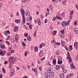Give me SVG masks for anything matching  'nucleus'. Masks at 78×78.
<instances>
[{
    "label": "nucleus",
    "instance_id": "obj_1",
    "mask_svg": "<svg viewBox=\"0 0 78 78\" xmlns=\"http://www.w3.org/2000/svg\"><path fill=\"white\" fill-rule=\"evenodd\" d=\"M21 13V15L23 17V24H25V10L23 9L22 8L20 9Z\"/></svg>",
    "mask_w": 78,
    "mask_h": 78
},
{
    "label": "nucleus",
    "instance_id": "obj_2",
    "mask_svg": "<svg viewBox=\"0 0 78 78\" xmlns=\"http://www.w3.org/2000/svg\"><path fill=\"white\" fill-rule=\"evenodd\" d=\"M14 59V57H9V62L12 64H14L15 62V61L13 60Z\"/></svg>",
    "mask_w": 78,
    "mask_h": 78
},
{
    "label": "nucleus",
    "instance_id": "obj_3",
    "mask_svg": "<svg viewBox=\"0 0 78 78\" xmlns=\"http://www.w3.org/2000/svg\"><path fill=\"white\" fill-rule=\"evenodd\" d=\"M10 76L11 77L13 76L14 75V69H12L10 71Z\"/></svg>",
    "mask_w": 78,
    "mask_h": 78
},
{
    "label": "nucleus",
    "instance_id": "obj_4",
    "mask_svg": "<svg viewBox=\"0 0 78 78\" xmlns=\"http://www.w3.org/2000/svg\"><path fill=\"white\" fill-rule=\"evenodd\" d=\"M44 55V52H43V50H41L40 51L39 53V56L40 57H42Z\"/></svg>",
    "mask_w": 78,
    "mask_h": 78
},
{
    "label": "nucleus",
    "instance_id": "obj_5",
    "mask_svg": "<svg viewBox=\"0 0 78 78\" xmlns=\"http://www.w3.org/2000/svg\"><path fill=\"white\" fill-rule=\"evenodd\" d=\"M19 41V35L17 34L15 36V42H17Z\"/></svg>",
    "mask_w": 78,
    "mask_h": 78
},
{
    "label": "nucleus",
    "instance_id": "obj_6",
    "mask_svg": "<svg viewBox=\"0 0 78 78\" xmlns=\"http://www.w3.org/2000/svg\"><path fill=\"white\" fill-rule=\"evenodd\" d=\"M5 32L4 33V34L6 36L8 35V34H10V32L9 30H6L5 31Z\"/></svg>",
    "mask_w": 78,
    "mask_h": 78
},
{
    "label": "nucleus",
    "instance_id": "obj_7",
    "mask_svg": "<svg viewBox=\"0 0 78 78\" xmlns=\"http://www.w3.org/2000/svg\"><path fill=\"white\" fill-rule=\"evenodd\" d=\"M19 28V27L17 26H15L14 27V32H16V31H18Z\"/></svg>",
    "mask_w": 78,
    "mask_h": 78
},
{
    "label": "nucleus",
    "instance_id": "obj_8",
    "mask_svg": "<svg viewBox=\"0 0 78 78\" xmlns=\"http://www.w3.org/2000/svg\"><path fill=\"white\" fill-rule=\"evenodd\" d=\"M37 22L39 25H41V22L40 21V19L38 18L37 19Z\"/></svg>",
    "mask_w": 78,
    "mask_h": 78
},
{
    "label": "nucleus",
    "instance_id": "obj_9",
    "mask_svg": "<svg viewBox=\"0 0 78 78\" xmlns=\"http://www.w3.org/2000/svg\"><path fill=\"white\" fill-rule=\"evenodd\" d=\"M49 75V78H54V76H55L54 74H50Z\"/></svg>",
    "mask_w": 78,
    "mask_h": 78
},
{
    "label": "nucleus",
    "instance_id": "obj_10",
    "mask_svg": "<svg viewBox=\"0 0 78 78\" xmlns=\"http://www.w3.org/2000/svg\"><path fill=\"white\" fill-rule=\"evenodd\" d=\"M62 27H65L66 25H67V24H66V22H63L62 23Z\"/></svg>",
    "mask_w": 78,
    "mask_h": 78
},
{
    "label": "nucleus",
    "instance_id": "obj_11",
    "mask_svg": "<svg viewBox=\"0 0 78 78\" xmlns=\"http://www.w3.org/2000/svg\"><path fill=\"white\" fill-rule=\"evenodd\" d=\"M67 59H69V62H70H70H71L72 61V60H71V57H69V56H67Z\"/></svg>",
    "mask_w": 78,
    "mask_h": 78
},
{
    "label": "nucleus",
    "instance_id": "obj_12",
    "mask_svg": "<svg viewBox=\"0 0 78 78\" xmlns=\"http://www.w3.org/2000/svg\"><path fill=\"white\" fill-rule=\"evenodd\" d=\"M59 76L61 78H64V74L62 73L59 75Z\"/></svg>",
    "mask_w": 78,
    "mask_h": 78
},
{
    "label": "nucleus",
    "instance_id": "obj_13",
    "mask_svg": "<svg viewBox=\"0 0 78 78\" xmlns=\"http://www.w3.org/2000/svg\"><path fill=\"white\" fill-rule=\"evenodd\" d=\"M78 28H75L74 30V32L75 33H76V34H78Z\"/></svg>",
    "mask_w": 78,
    "mask_h": 78
},
{
    "label": "nucleus",
    "instance_id": "obj_14",
    "mask_svg": "<svg viewBox=\"0 0 78 78\" xmlns=\"http://www.w3.org/2000/svg\"><path fill=\"white\" fill-rule=\"evenodd\" d=\"M71 67H72L73 69H75V66H74V64H73V63H72V64L70 65Z\"/></svg>",
    "mask_w": 78,
    "mask_h": 78
},
{
    "label": "nucleus",
    "instance_id": "obj_15",
    "mask_svg": "<svg viewBox=\"0 0 78 78\" xmlns=\"http://www.w3.org/2000/svg\"><path fill=\"white\" fill-rule=\"evenodd\" d=\"M6 51L4 50L2 51V56H5V55H6Z\"/></svg>",
    "mask_w": 78,
    "mask_h": 78
},
{
    "label": "nucleus",
    "instance_id": "obj_16",
    "mask_svg": "<svg viewBox=\"0 0 78 78\" xmlns=\"http://www.w3.org/2000/svg\"><path fill=\"white\" fill-rule=\"evenodd\" d=\"M15 22L16 23H20V20L19 19L16 20H15Z\"/></svg>",
    "mask_w": 78,
    "mask_h": 78
},
{
    "label": "nucleus",
    "instance_id": "obj_17",
    "mask_svg": "<svg viewBox=\"0 0 78 78\" xmlns=\"http://www.w3.org/2000/svg\"><path fill=\"white\" fill-rule=\"evenodd\" d=\"M74 47H75L76 48H77L78 47V42L75 43L74 44Z\"/></svg>",
    "mask_w": 78,
    "mask_h": 78
},
{
    "label": "nucleus",
    "instance_id": "obj_18",
    "mask_svg": "<svg viewBox=\"0 0 78 78\" xmlns=\"http://www.w3.org/2000/svg\"><path fill=\"white\" fill-rule=\"evenodd\" d=\"M27 40H28V41H30L31 40V37H30V36H28L27 37Z\"/></svg>",
    "mask_w": 78,
    "mask_h": 78
},
{
    "label": "nucleus",
    "instance_id": "obj_19",
    "mask_svg": "<svg viewBox=\"0 0 78 78\" xmlns=\"http://www.w3.org/2000/svg\"><path fill=\"white\" fill-rule=\"evenodd\" d=\"M61 43L62 45V46H64V44H65V41L61 40Z\"/></svg>",
    "mask_w": 78,
    "mask_h": 78
},
{
    "label": "nucleus",
    "instance_id": "obj_20",
    "mask_svg": "<svg viewBox=\"0 0 78 78\" xmlns=\"http://www.w3.org/2000/svg\"><path fill=\"white\" fill-rule=\"evenodd\" d=\"M61 17H65V14L64 12H63L62 14H61Z\"/></svg>",
    "mask_w": 78,
    "mask_h": 78
},
{
    "label": "nucleus",
    "instance_id": "obj_21",
    "mask_svg": "<svg viewBox=\"0 0 78 78\" xmlns=\"http://www.w3.org/2000/svg\"><path fill=\"white\" fill-rule=\"evenodd\" d=\"M52 62L53 64H56V61L55 59H54L52 61Z\"/></svg>",
    "mask_w": 78,
    "mask_h": 78
},
{
    "label": "nucleus",
    "instance_id": "obj_22",
    "mask_svg": "<svg viewBox=\"0 0 78 78\" xmlns=\"http://www.w3.org/2000/svg\"><path fill=\"white\" fill-rule=\"evenodd\" d=\"M68 75V76H69L70 78V77H72V76H73L74 75L73 74V73L69 74Z\"/></svg>",
    "mask_w": 78,
    "mask_h": 78
},
{
    "label": "nucleus",
    "instance_id": "obj_23",
    "mask_svg": "<svg viewBox=\"0 0 78 78\" xmlns=\"http://www.w3.org/2000/svg\"><path fill=\"white\" fill-rule=\"evenodd\" d=\"M56 31L55 30H54L53 31L52 33V34H53L54 35H55V34H56Z\"/></svg>",
    "mask_w": 78,
    "mask_h": 78
},
{
    "label": "nucleus",
    "instance_id": "obj_24",
    "mask_svg": "<svg viewBox=\"0 0 78 78\" xmlns=\"http://www.w3.org/2000/svg\"><path fill=\"white\" fill-rule=\"evenodd\" d=\"M60 36L62 38H64V35L63 34H60Z\"/></svg>",
    "mask_w": 78,
    "mask_h": 78
},
{
    "label": "nucleus",
    "instance_id": "obj_25",
    "mask_svg": "<svg viewBox=\"0 0 78 78\" xmlns=\"http://www.w3.org/2000/svg\"><path fill=\"white\" fill-rule=\"evenodd\" d=\"M43 46H44V44L42 43L40 45V48H42V47H43Z\"/></svg>",
    "mask_w": 78,
    "mask_h": 78
},
{
    "label": "nucleus",
    "instance_id": "obj_26",
    "mask_svg": "<svg viewBox=\"0 0 78 78\" xmlns=\"http://www.w3.org/2000/svg\"><path fill=\"white\" fill-rule=\"evenodd\" d=\"M38 50V48H37V47H36L34 48V51H35V52H37V51Z\"/></svg>",
    "mask_w": 78,
    "mask_h": 78
},
{
    "label": "nucleus",
    "instance_id": "obj_27",
    "mask_svg": "<svg viewBox=\"0 0 78 78\" xmlns=\"http://www.w3.org/2000/svg\"><path fill=\"white\" fill-rule=\"evenodd\" d=\"M56 55H60L61 53H60V52H59V51H56L55 53Z\"/></svg>",
    "mask_w": 78,
    "mask_h": 78
},
{
    "label": "nucleus",
    "instance_id": "obj_28",
    "mask_svg": "<svg viewBox=\"0 0 78 78\" xmlns=\"http://www.w3.org/2000/svg\"><path fill=\"white\" fill-rule=\"evenodd\" d=\"M66 0L62 1V4H63L64 5H66Z\"/></svg>",
    "mask_w": 78,
    "mask_h": 78
},
{
    "label": "nucleus",
    "instance_id": "obj_29",
    "mask_svg": "<svg viewBox=\"0 0 78 78\" xmlns=\"http://www.w3.org/2000/svg\"><path fill=\"white\" fill-rule=\"evenodd\" d=\"M56 69L57 70H58L59 69V66L56 65Z\"/></svg>",
    "mask_w": 78,
    "mask_h": 78
},
{
    "label": "nucleus",
    "instance_id": "obj_30",
    "mask_svg": "<svg viewBox=\"0 0 78 78\" xmlns=\"http://www.w3.org/2000/svg\"><path fill=\"white\" fill-rule=\"evenodd\" d=\"M47 75H48V74H47V73H45L44 75V77L46 78H47V77H48Z\"/></svg>",
    "mask_w": 78,
    "mask_h": 78
},
{
    "label": "nucleus",
    "instance_id": "obj_31",
    "mask_svg": "<svg viewBox=\"0 0 78 78\" xmlns=\"http://www.w3.org/2000/svg\"><path fill=\"white\" fill-rule=\"evenodd\" d=\"M32 70L34 72H37V69L36 68L34 69H33V68H32Z\"/></svg>",
    "mask_w": 78,
    "mask_h": 78
},
{
    "label": "nucleus",
    "instance_id": "obj_32",
    "mask_svg": "<svg viewBox=\"0 0 78 78\" xmlns=\"http://www.w3.org/2000/svg\"><path fill=\"white\" fill-rule=\"evenodd\" d=\"M22 44L23 45V47H25V46H26V44L23 42H22Z\"/></svg>",
    "mask_w": 78,
    "mask_h": 78
},
{
    "label": "nucleus",
    "instance_id": "obj_33",
    "mask_svg": "<svg viewBox=\"0 0 78 78\" xmlns=\"http://www.w3.org/2000/svg\"><path fill=\"white\" fill-rule=\"evenodd\" d=\"M37 33V31H35L34 34V37H36V33Z\"/></svg>",
    "mask_w": 78,
    "mask_h": 78
},
{
    "label": "nucleus",
    "instance_id": "obj_34",
    "mask_svg": "<svg viewBox=\"0 0 78 78\" xmlns=\"http://www.w3.org/2000/svg\"><path fill=\"white\" fill-rule=\"evenodd\" d=\"M2 71L3 72V73H6V70L5 69H4V68H2Z\"/></svg>",
    "mask_w": 78,
    "mask_h": 78
},
{
    "label": "nucleus",
    "instance_id": "obj_35",
    "mask_svg": "<svg viewBox=\"0 0 78 78\" xmlns=\"http://www.w3.org/2000/svg\"><path fill=\"white\" fill-rule=\"evenodd\" d=\"M0 47H1V48H2V49H4V48H5V47L4 45H1Z\"/></svg>",
    "mask_w": 78,
    "mask_h": 78
},
{
    "label": "nucleus",
    "instance_id": "obj_36",
    "mask_svg": "<svg viewBox=\"0 0 78 78\" xmlns=\"http://www.w3.org/2000/svg\"><path fill=\"white\" fill-rule=\"evenodd\" d=\"M2 26H5L6 25V23L4 22H3L2 23Z\"/></svg>",
    "mask_w": 78,
    "mask_h": 78
},
{
    "label": "nucleus",
    "instance_id": "obj_37",
    "mask_svg": "<svg viewBox=\"0 0 78 78\" xmlns=\"http://www.w3.org/2000/svg\"><path fill=\"white\" fill-rule=\"evenodd\" d=\"M28 34L27 33H26L24 34V36L25 37H27V36H28Z\"/></svg>",
    "mask_w": 78,
    "mask_h": 78
},
{
    "label": "nucleus",
    "instance_id": "obj_38",
    "mask_svg": "<svg viewBox=\"0 0 78 78\" xmlns=\"http://www.w3.org/2000/svg\"><path fill=\"white\" fill-rule=\"evenodd\" d=\"M12 68V65H11V64L10 63L9 64V68L11 69Z\"/></svg>",
    "mask_w": 78,
    "mask_h": 78
},
{
    "label": "nucleus",
    "instance_id": "obj_39",
    "mask_svg": "<svg viewBox=\"0 0 78 78\" xmlns=\"http://www.w3.org/2000/svg\"><path fill=\"white\" fill-rule=\"evenodd\" d=\"M55 44L56 45H59V44H61V43L57 42V43H56Z\"/></svg>",
    "mask_w": 78,
    "mask_h": 78
},
{
    "label": "nucleus",
    "instance_id": "obj_40",
    "mask_svg": "<svg viewBox=\"0 0 78 78\" xmlns=\"http://www.w3.org/2000/svg\"><path fill=\"white\" fill-rule=\"evenodd\" d=\"M75 59L76 60H78V55H76L75 56Z\"/></svg>",
    "mask_w": 78,
    "mask_h": 78
},
{
    "label": "nucleus",
    "instance_id": "obj_41",
    "mask_svg": "<svg viewBox=\"0 0 78 78\" xmlns=\"http://www.w3.org/2000/svg\"><path fill=\"white\" fill-rule=\"evenodd\" d=\"M30 16V13H27V14L26 15V16Z\"/></svg>",
    "mask_w": 78,
    "mask_h": 78
},
{
    "label": "nucleus",
    "instance_id": "obj_42",
    "mask_svg": "<svg viewBox=\"0 0 78 78\" xmlns=\"http://www.w3.org/2000/svg\"><path fill=\"white\" fill-rule=\"evenodd\" d=\"M8 45H10V43L8 41H6L5 42Z\"/></svg>",
    "mask_w": 78,
    "mask_h": 78
},
{
    "label": "nucleus",
    "instance_id": "obj_43",
    "mask_svg": "<svg viewBox=\"0 0 78 78\" xmlns=\"http://www.w3.org/2000/svg\"><path fill=\"white\" fill-rule=\"evenodd\" d=\"M64 30H61V34H63V33H64Z\"/></svg>",
    "mask_w": 78,
    "mask_h": 78
},
{
    "label": "nucleus",
    "instance_id": "obj_44",
    "mask_svg": "<svg viewBox=\"0 0 78 78\" xmlns=\"http://www.w3.org/2000/svg\"><path fill=\"white\" fill-rule=\"evenodd\" d=\"M27 0H22V2L23 3H25L26 2Z\"/></svg>",
    "mask_w": 78,
    "mask_h": 78
},
{
    "label": "nucleus",
    "instance_id": "obj_45",
    "mask_svg": "<svg viewBox=\"0 0 78 78\" xmlns=\"http://www.w3.org/2000/svg\"><path fill=\"white\" fill-rule=\"evenodd\" d=\"M11 42H14V39H12L11 40Z\"/></svg>",
    "mask_w": 78,
    "mask_h": 78
},
{
    "label": "nucleus",
    "instance_id": "obj_46",
    "mask_svg": "<svg viewBox=\"0 0 78 78\" xmlns=\"http://www.w3.org/2000/svg\"><path fill=\"white\" fill-rule=\"evenodd\" d=\"M4 64H8V61H5L4 62Z\"/></svg>",
    "mask_w": 78,
    "mask_h": 78
},
{
    "label": "nucleus",
    "instance_id": "obj_47",
    "mask_svg": "<svg viewBox=\"0 0 78 78\" xmlns=\"http://www.w3.org/2000/svg\"><path fill=\"white\" fill-rule=\"evenodd\" d=\"M32 25H30L29 26V27L30 28V30H32Z\"/></svg>",
    "mask_w": 78,
    "mask_h": 78
},
{
    "label": "nucleus",
    "instance_id": "obj_48",
    "mask_svg": "<svg viewBox=\"0 0 78 78\" xmlns=\"http://www.w3.org/2000/svg\"><path fill=\"white\" fill-rule=\"evenodd\" d=\"M73 14V11L72 10L71 12V15H72Z\"/></svg>",
    "mask_w": 78,
    "mask_h": 78
},
{
    "label": "nucleus",
    "instance_id": "obj_49",
    "mask_svg": "<svg viewBox=\"0 0 78 78\" xmlns=\"http://www.w3.org/2000/svg\"><path fill=\"white\" fill-rule=\"evenodd\" d=\"M14 46V47H15V48H16L17 47V45H16V44H15Z\"/></svg>",
    "mask_w": 78,
    "mask_h": 78
},
{
    "label": "nucleus",
    "instance_id": "obj_50",
    "mask_svg": "<svg viewBox=\"0 0 78 78\" xmlns=\"http://www.w3.org/2000/svg\"><path fill=\"white\" fill-rule=\"evenodd\" d=\"M63 72L66 73L67 72V70L66 69L63 70Z\"/></svg>",
    "mask_w": 78,
    "mask_h": 78
},
{
    "label": "nucleus",
    "instance_id": "obj_51",
    "mask_svg": "<svg viewBox=\"0 0 78 78\" xmlns=\"http://www.w3.org/2000/svg\"><path fill=\"white\" fill-rule=\"evenodd\" d=\"M44 59H45V57H44L41 59V61H43V60H44Z\"/></svg>",
    "mask_w": 78,
    "mask_h": 78
},
{
    "label": "nucleus",
    "instance_id": "obj_52",
    "mask_svg": "<svg viewBox=\"0 0 78 78\" xmlns=\"http://www.w3.org/2000/svg\"><path fill=\"white\" fill-rule=\"evenodd\" d=\"M62 63V61H60V62H59V63H58V64H61Z\"/></svg>",
    "mask_w": 78,
    "mask_h": 78
},
{
    "label": "nucleus",
    "instance_id": "obj_53",
    "mask_svg": "<svg viewBox=\"0 0 78 78\" xmlns=\"http://www.w3.org/2000/svg\"><path fill=\"white\" fill-rule=\"evenodd\" d=\"M8 56H10V55H11V52H8Z\"/></svg>",
    "mask_w": 78,
    "mask_h": 78
},
{
    "label": "nucleus",
    "instance_id": "obj_54",
    "mask_svg": "<svg viewBox=\"0 0 78 78\" xmlns=\"http://www.w3.org/2000/svg\"><path fill=\"white\" fill-rule=\"evenodd\" d=\"M47 22V19H46L45 20H44V23H46Z\"/></svg>",
    "mask_w": 78,
    "mask_h": 78
},
{
    "label": "nucleus",
    "instance_id": "obj_55",
    "mask_svg": "<svg viewBox=\"0 0 78 78\" xmlns=\"http://www.w3.org/2000/svg\"><path fill=\"white\" fill-rule=\"evenodd\" d=\"M52 26L51 25L50 26V27H49V28L50 30H52Z\"/></svg>",
    "mask_w": 78,
    "mask_h": 78
},
{
    "label": "nucleus",
    "instance_id": "obj_56",
    "mask_svg": "<svg viewBox=\"0 0 78 78\" xmlns=\"http://www.w3.org/2000/svg\"><path fill=\"white\" fill-rule=\"evenodd\" d=\"M72 49H73V48H70L69 49V51H71L72 50Z\"/></svg>",
    "mask_w": 78,
    "mask_h": 78
},
{
    "label": "nucleus",
    "instance_id": "obj_57",
    "mask_svg": "<svg viewBox=\"0 0 78 78\" xmlns=\"http://www.w3.org/2000/svg\"><path fill=\"white\" fill-rule=\"evenodd\" d=\"M70 19H72V15H70Z\"/></svg>",
    "mask_w": 78,
    "mask_h": 78
},
{
    "label": "nucleus",
    "instance_id": "obj_58",
    "mask_svg": "<svg viewBox=\"0 0 78 78\" xmlns=\"http://www.w3.org/2000/svg\"><path fill=\"white\" fill-rule=\"evenodd\" d=\"M60 17H59V16H57L56 17V19H59V18Z\"/></svg>",
    "mask_w": 78,
    "mask_h": 78
},
{
    "label": "nucleus",
    "instance_id": "obj_59",
    "mask_svg": "<svg viewBox=\"0 0 78 78\" xmlns=\"http://www.w3.org/2000/svg\"><path fill=\"white\" fill-rule=\"evenodd\" d=\"M0 55H3V51H0Z\"/></svg>",
    "mask_w": 78,
    "mask_h": 78
},
{
    "label": "nucleus",
    "instance_id": "obj_60",
    "mask_svg": "<svg viewBox=\"0 0 78 78\" xmlns=\"http://www.w3.org/2000/svg\"><path fill=\"white\" fill-rule=\"evenodd\" d=\"M52 8V5H50L49 7V9H51V8Z\"/></svg>",
    "mask_w": 78,
    "mask_h": 78
},
{
    "label": "nucleus",
    "instance_id": "obj_61",
    "mask_svg": "<svg viewBox=\"0 0 78 78\" xmlns=\"http://www.w3.org/2000/svg\"><path fill=\"white\" fill-rule=\"evenodd\" d=\"M55 19H56V17H54L52 19V20H53V21H55Z\"/></svg>",
    "mask_w": 78,
    "mask_h": 78
},
{
    "label": "nucleus",
    "instance_id": "obj_62",
    "mask_svg": "<svg viewBox=\"0 0 78 78\" xmlns=\"http://www.w3.org/2000/svg\"><path fill=\"white\" fill-rule=\"evenodd\" d=\"M14 52V50H12L11 51V53H13Z\"/></svg>",
    "mask_w": 78,
    "mask_h": 78
},
{
    "label": "nucleus",
    "instance_id": "obj_63",
    "mask_svg": "<svg viewBox=\"0 0 78 78\" xmlns=\"http://www.w3.org/2000/svg\"><path fill=\"white\" fill-rule=\"evenodd\" d=\"M2 76L3 74H1V75H0V78H2Z\"/></svg>",
    "mask_w": 78,
    "mask_h": 78
},
{
    "label": "nucleus",
    "instance_id": "obj_64",
    "mask_svg": "<svg viewBox=\"0 0 78 78\" xmlns=\"http://www.w3.org/2000/svg\"><path fill=\"white\" fill-rule=\"evenodd\" d=\"M23 78H28L27 76H24L23 77Z\"/></svg>",
    "mask_w": 78,
    "mask_h": 78
}]
</instances>
